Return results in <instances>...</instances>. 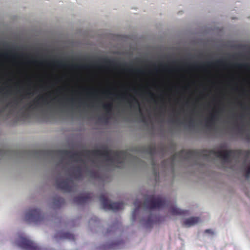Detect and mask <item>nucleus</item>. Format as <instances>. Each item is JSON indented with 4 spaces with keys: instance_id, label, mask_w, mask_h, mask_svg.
Here are the masks:
<instances>
[{
    "instance_id": "26",
    "label": "nucleus",
    "mask_w": 250,
    "mask_h": 250,
    "mask_svg": "<svg viewBox=\"0 0 250 250\" xmlns=\"http://www.w3.org/2000/svg\"><path fill=\"white\" fill-rule=\"evenodd\" d=\"M250 176V166L248 167L247 169L246 170L245 173V177L246 178H249Z\"/></svg>"
},
{
    "instance_id": "1",
    "label": "nucleus",
    "mask_w": 250,
    "mask_h": 250,
    "mask_svg": "<svg viewBox=\"0 0 250 250\" xmlns=\"http://www.w3.org/2000/svg\"><path fill=\"white\" fill-rule=\"evenodd\" d=\"M56 153L61 156L68 157L76 162L85 164L83 156L89 158L91 156L103 157L106 162H110L113 166L119 167V165L124 163L128 156V153L125 151H114L108 149L106 146L102 149L93 150H83L80 152H73L67 150H60Z\"/></svg>"
},
{
    "instance_id": "12",
    "label": "nucleus",
    "mask_w": 250,
    "mask_h": 250,
    "mask_svg": "<svg viewBox=\"0 0 250 250\" xmlns=\"http://www.w3.org/2000/svg\"><path fill=\"white\" fill-rule=\"evenodd\" d=\"M92 198V194L87 193L75 197L74 199V202L78 205H83L90 201Z\"/></svg>"
},
{
    "instance_id": "42",
    "label": "nucleus",
    "mask_w": 250,
    "mask_h": 250,
    "mask_svg": "<svg viewBox=\"0 0 250 250\" xmlns=\"http://www.w3.org/2000/svg\"><path fill=\"white\" fill-rule=\"evenodd\" d=\"M27 94H29L30 93L29 92H26Z\"/></svg>"
},
{
    "instance_id": "16",
    "label": "nucleus",
    "mask_w": 250,
    "mask_h": 250,
    "mask_svg": "<svg viewBox=\"0 0 250 250\" xmlns=\"http://www.w3.org/2000/svg\"><path fill=\"white\" fill-rule=\"evenodd\" d=\"M170 212L172 215H186L188 211L181 210L175 206H172L170 208Z\"/></svg>"
},
{
    "instance_id": "14",
    "label": "nucleus",
    "mask_w": 250,
    "mask_h": 250,
    "mask_svg": "<svg viewBox=\"0 0 250 250\" xmlns=\"http://www.w3.org/2000/svg\"><path fill=\"white\" fill-rule=\"evenodd\" d=\"M200 221V219L198 217H192L185 220L183 223V225L185 227H190L195 225Z\"/></svg>"
},
{
    "instance_id": "25",
    "label": "nucleus",
    "mask_w": 250,
    "mask_h": 250,
    "mask_svg": "<svg viewBox=\"0 0 250 250\" xmlns=\"http://www.w3.org/2000/svg\"><path fill=\"white\" fill-rule=\"evenodd\" d=\"M235 66L238 68H247L248 66L247 64H236Z\"/></svg>"
},
{
    "instance_id": "5",
    "label": "nucleus",
    "mask_w": 250,
    "mask_h": 250,
    "mask_svg": "<svg viewBox=\"0 0 250 250\" xmlns=\"http://www.w3.org/2000/svg\"><path fill=\"white\" fill-rule=\"evenodd\" d=\"M44 219V215L42 214L40 209L38 208L30 209L26 212V221L29 223L38 224L42 222Z\"/></svg>"
},
{
    "instance_id": "19",
    "label": "nucleus",
    "mask_w": 250,
    "mask_h": 250,
    "mask_svg": "<svg viewBox=\"0 0 250 250\" xmlns=\"http://www.w3.org/2000/svg\"><path fill=\"white\" fill-rule=\"evenodd\" d=\"M59 234V237L61 239H67L70 240H74L75 236L73 234L69 232L60 233Z\"/></svg>"
},
{
    "instance_id": "43",
    "label": "nucleus",
    "mask_w": 250,
    "mask_h": 250,
    "mask_svg": "<svg viewBox=\"0 0 250 250\" xmlns=\"http://www.w3.org/2000/svg\"><path fill=\"white\" fill-rule=\"evenodd\" d=\"M154 101V102H155L156 104H157V102H156V101Z\"/></svg>"
},
{
    "instance_id": "28",
    "label": "nucleus",
    "mask_w": 250,
    "mask_h": 250,
    "mask_svg": "<svg viewBox=\"0 0 250 250\" xmlns=\"http://www.w3.org/2000/svg\"><path fill=\"white\" fill-rule=\"evenodd\" d=\"M121 243V242H119L118 244H112L109 247V249H116L117 245H119V244Z\"/></svg>"
},
{
    "instance_id": "33",
    "label": "nucleus",
    "mask_w": 250,
    "mask_h": 250,
    "mask_svg": "<svg viewBox=\"0 0 250 250\" xmlns=\"http://www.w3.org/2000/svg\"><path fill=\"white\" fill-rule=\"evenodd\" d=\"M151 164L153 167L155 166V162L153 160H152Z\"/></svg>"
},
{
    "instance_id": "29",
    "label": "nucleus",
    "mask_w": 250,
    "mask_h": 250,
    "mask_svg": "<svg viewBox=\"0 0 250 250\" xmlns=\"http://www.w3.org/2000/svg\"><path fill=\"white\" fill-rule=\"evenodd\" d=\"M205 233H209V234H213V232L212 231V230H211L210 229H206L205 231Z\"/></svg>"
},
{
    "instance_id": "30",
    "label": "nucleus",
    "mask_w": 250,
    "mask_h": 250,
    "mask_svg": "<svg viewBox=\"0 0 250 250\" xmlns=\"http://www.w3.org/2000/svg\"><path fill=\"white\" fill-rule=\"evenodd\" d=\"M66 100L67 101L70 102L72 104H73L74 101V99L73 98H67Z\"/></svg>"
},
{
    "instance_id": "35",
    "label": "nucleus",
    "mask_w": 250,
    "mask_h": 250,
    "mask_svg": "<svg viewBox=\"0 0 250 250\" xmlns=\"http://www.w3.org/2000/svg\"><path fill=\"white\" fill-rule=\"evenodd\" d=\"M93 220L96 222L97 221V218L96 217H94V218H91V221H93Z\"/></svg>"
},
{
    "instance_id": "2",
    "label": "nucleus",
    "mask_w": 250,
    "mask_h": 250,
    "mask_svg": "<svg viewBox=\"0 0 250 250\" xmlns=\"http://www.w3.org/2000/svg\"><path fill=\"white\" fill-rule=\"evenodd\" d=\"M168 205L166 198L161 196L151 195L145 198L144 206L146 209H159Z\"/></svg>"
},
{
    "instance_id": "27",
    "label": "nucleus",
    "mask_w": 250,
    "mask_h": 250,
    "mask_svg": "<svg viewBox=\"0 0 250 250\" xmlns=\"http://www.w3.org/2000/svg\"><path fill=\"white\" fill-rule=\"evenodd\" d=\"M74 66H75V67L81 68H87L88 67V65H74Z\"/></svg>"
},
{
    "instance_id": "11",
    "label": "nucleus",
    "mask_w": 250,
    "mask_h": 250,
    "mask_svg": "<svg viewBox=\"0 0 250 250\" xmlns=\"http://www.w3.org/2000/svg\"><path fill=\"white\" fill-rule=\"evenodd\" d=\"M41 101L44 104H47L46 98L43 96H41L27 104L26 105V110H30L37 108L41 105Z\"/></svg>"
},
{
    "instance_id": "4",
    "label": "nucleus",
    "mask_w": 250,
    "mask_h": 250,
    "mask_svg": "<svg viewBox=\"0 0 250 250\" xmlns=\"http://www.w3.org/2000/svg\"><path fill=\"white\" fill-rule=\"evenodd\" d=\"M99 199L103 208L104 209L117 211L122 209L124 208V204L123 202H111L107 199L105 194L101 195Z\"/></svg>"
},
{
    "instance_id": "23",
    "label": "nucleus",
    "mask_w": 250,
    "mask_h": 250,
    "mask_svg": "<svg viewBox=\"0 0 250 250\" xmlns=\"http://www.w3.org/2000/svg\"><path fill=\"white\" fill-rule=\"evenodd\" d=\"M55 202H57L58 204L61 206L62 204L64 203V200L62 198L58 197L55 199Z\"/></svg>"
},
{
    "instance_id": "13",
    "label": "nucleus",
    "mask_w": 250,
    "mask_h": 250,
    "mask_svg": "<svg viewBox=\"0 0 250 250\" xmlns=\"http://www.w3.org/2000/svg\"><path fill=\"white\" fill-rule=\"evenodd\" d=\"M225 64V62L223 60H218L215 62H207L205 63H203L200 65H198L197 63H194L192 66L196 68H203L205 66L208 67H210L212 65H223Z\"/></svg>"
},
{
    "instance_id": "22",
    "label": "nucleus",
    "mask_w": 250,
    "mask_h": 250,
    "mask_svg": "<svg viewBox=\"0 0 250 250\" xmlns=\"http://www.w3.org/2000/svg\"><path fill=\"white\" fill-rule=\"evenodd\" d=\"M88 175L92 178H97L99 177V173L97 171L90 170L88 171Z\"/></svg>"
},
{
    "instance_id": "36",
    "label": "nucleus",
    "mask_w": 250,
    "mask_h": 250,
    "mask_svg": "<svg viewBox=\"0 0 250 250\" xmlns=\"http://www.w3.org/2000/svg\"><path fill=\"white\" fill-rule=\"evenodd\" d=\"M106 93L108 94L109 95H113V94L112 93L109 92H106Z\"/></svg>"
},
{
    "instance_id": "24",
    "label": "nucleus",
    "mask_w": 250,
    "mask_h": 250,
    "mask_svg": "<svg viewBox=\"0 0 250 250\" xmlns=\"http://www.w3.org/2000/svg\"><path fill=\"white\" fill-rule=\"evenodd\" d=\"M55 63L60 67H65L66 65L65 63L62 61H57L55 62Z\"/></svg>"
},
{
    "instance_id": "39",
    "label": "nucleus",
    "mask_w": 250,
    "mask_h": 250,
    "mask_svg": "<svg viewBox=\"0 0 250 250\" xmlns=\"http://www.w3.org/2000/svg\"><path fill=\"white\" fill-rule=\"evenodd\" d=\"M58 237V235H56L55 236V238H57V237Z\"/></svg>"
},
{
    "instance_id": "7",
    "label": "nucleus",
    "mask_w": 250,
    "mask_h": 250,
    "mask_svg": "<svg viewBox=\"0 0 250 250\" xmlns=\"http://www.w3.org/2000/svg\"><path fill=\"white\" fill-rule=\"evenodd\" d=\"M198 152L193 150H182L178 153L173 154L169 159L165 161H170L171 165L173 166L177 158H183L185 160H190L194 159V157L197 155Z\"/></svg>"
},
{
    "instance_id": "15",
    "label": "nucleus",
    "mask_w": 250,
    "mask_h": 250,
    "mask_svg": "<svg viewBox=\"0 0 250 250\" xmlns=\"http://www.w3.org/2000/svg\"><path fill=\"white\" fill-rule=\"evenodd\" d=\"M72 176L76 179H81L83 178V172L81 167L79 166L74 169L71 173Z\"/></svg>"
},
{
    "instance_id": "17",
    "label": "nucleus",
    "mask_w": 250,
    "mask_h": 250,
    "mask_svg": "<svg viewBox=\"0 0 250 250\" xmlns=\"http://www.w3.org/2000/svg\"><path fill=\"white\" fill-rule=\"evenodd\" d=\"M102 107L106 112V116H110L111 115L113 104L112 103L104 104L102 105Z\"/></svg>"
},
{
    "instance_id": "31",
    "label": "nucleus",
    "mask_w": 250,
    "mask_h": 250,
    "mask_svg": "<svg viewBox=\"0 0 250 250\" xmlns=\"http://www.w3.org/2000/svg\"><path fill=\"white\" fill-rule=\"evenodd\" d=\"M149 97L151 99V100H152L154 96V94L151 93V92H150L149 93Z\"/></svg>"
},
{
    "instance_id": "18",
    "label": "nucleus",
    "mask_w": 250,
    "mask_h": 250,
    "mask_svg": "<svg viewBox=\"0 0 250 250\" xmlns=\"http://www.w3.org/2000/svg\"><path fill=\"white\" fill-rule=\"evenodd\" d=\"M221 109L218 110H215L210 114L209 117L207 119L208 123H212L217 119L218 113L221 111Z\"/></svg>"
},
{
    "instance_id": "6",
    "label": "nucleus",
    "mask_w": 250,
    "mask_h": 250,
    "mask_svg": "<svg viewBox=\"0 0 250 250\" xmlns=\"http://www.w3.org/2000/svg\"><path fill=\"white\" fill-rule=\"evenodd\" d=\"M56 188L65 192H70L75 189V185L72 179L67 178L65 180H60L59 178L56 180Z\"/></svg>"
},
{
    "instance_id": "20",
    "label": "nucleus",
    "mask_w": 250,
    "mask_h": 250,
    "mask_svg": "<svg viewBox=\"0 0 250 250\" xmlns=\"http://www.w3.org/2000/svg\"><path fill=\"white\" fill-rule=\"evenodd\" d=\"M141 203L139 200H136L134 202V205L135 207V208L133 210V213H132V217H133V219H135V214L137 212V211L139 210V208H140V207L141 206Z\"/></svg>"
},
{
    "instance_id": "32",
    "label": "nucleus",
    "mask_w": 250,
    "mask_h": 250,
    "mask_svg": "<svg viewBox=\"0 0 250 250\" xmlns=\"http://www.w3.org/2000/svg\"><path fill=\"white\" fill-rule=\"evenodd\" d=\"M4 150L2 149H0V155H3L4 154Z\"/></svg>"
},
{
    "instance_id": "34",
    "label": "nucleus",
    "mask_w": 250,
    "mask_h": 250,
    "mask_svg": "<svg viewBox=\"0 0 250 250\" xmlns=\"http://www.w3.org/2000/svg\"><path fill=\"white\" fill-rule=\"evenodd\" d=\"M87 95H88V96H94V93H91H91H87Z\"/></svg>"
},
{
    "instance_id": "40",
    "label": "nucleus",
    "mask_w": 250,
    "mask_h": 250,
    "mask_svg": "<svg viewBox=\"0 0 250 250\" xmlns=\"http://www.w3.org/2000/svg\"><path fill=\"white\" fill-rule=\"evenodd\" d=\"M50 152V153H54V152H53V151H50V152Z\"/></svg>"
},
{
    "instance_id": "21",
    "label": "nucleus",
    "mask_w": 250,
    "mask_h": 250,
    "mask_svg": "<svg viewBox=\"0 0 250 250\" xmlns=\"http://www.w3.org/2000/svg\"><path fill=\"white\" fill-rule=\"evenodd\" d=\"M146 151L152 158L156 152V148L153 146H149L147 148Z\"/></svg>"
},
{
    "instance_id": "38",
    "label": "nucleus",
    "mask_w": 250,
    "mask_h": 250,
    "mask_svg": "<svg viewBox=\"0 0 250 250\" xmlns=\"http://www.w3.org/2000/svg\"><path fill=\"white\" fill-rule=\"evenodd\" d=\"M247 136L248 139H249L250 135H249V134H248V135H247Z\"/></svg>"
},
{
    "instance_id": "41",
    "label": "nucleus",
    "mask_w": 250,
    "mask_h": 250,
    "mask_svg": "<svg viewBox=\"0 0 250 250\" xmlns=\"http://www.w3.org/2000/svg\"><path fill=\"white\" fill-rule=\"evenodd\" d=\"M165 163H166V161H163V163H164V164H165Z\"/></svg>"
},
{
    "instance_id": "37",
    "label": "nucleus",
    "mask_w": 250,
    "mask_h": 250,
    "mask_svg": "<svg viewBox=\"0 0 250 250\" xmlns=\"http://www.w3.org/2000/svg\"><path fill=\"white\" fill-rule=\"evenodd\" d=\"M97 64H98V62H94V63H93V64H94V65H97Z\"/></svg>"
},
{
    "instance_id": "44",
    "label": "nucleus",
    "mask_w": 250,
    "mask_h": 250,
    "mask_svg": "<svg viewBox=\"0 0 250 250\" xmlns=\"http://www.w3.org/2000/svg\"><path fill=\"white\" fill-rule=\"evenodd\" d=\"M143 121H144V118H143Z\"/></svg>"
},
{
    "instance_id": "9",
    "label": "nucleus",
    "mask_w": 250,
    "mask_h": 250,
    "mask_svg": "<svg viewBox=\"0 0 250 250\" xmlns=\"http://www.w3.org/2000/svg\"><path fill=\"white\" fill-rule=\"evenodd\" d=\"M114 95L115 96L117 99L126 100L130 108L139 109V111L141 112L139 102L133 95L125 93L122 94H114Z\"/></svg>"
},
{
    "instance_id": "8",
    "label": "nucleus",
    "mask_w": 250,
    "mask_h": 250,
    "mask_svg": "<svg viewBox=\"0 0 250 250\" xmlns=\"http://www.w3.org/2000/svg\"><path fill=\"white\" fill-rule=\"evenodd\" d=\"M17 243L19 247L25 250H41L36 244L26 237H20Z\"/></svg>"
},
{
    "instance_id": "3",
    "label": "nucleus",
    "mask_w": 250,
    "mask_h": 250,
    "mask_svg": "<svg viewBox=\"0 0 250 250\" xmlns=\"http://www.w3.org/2000/svg\"><path fill=\"white\" fill-rule=\"evenodd\" d=\"M198 152L197 155L194 157V159L200 156H204L208 158L210 155H214L216 157L222 159L224 162H229L232 154L235 153V151L232 150H210L209 151H199L195 150Z\"/></svg>"
},
{
    "instance_id": "10",
    "label": "nucleus",
    "mask_w": 250,
    "mask_h": 250,
    "mask_svg": "<svg viewBox=\"0 0 250 250\" xmlns=\"http://www.w3.org/2000/svg\"><path fill=\"white\" fill-rule=\"evenodd\" d=\"M102 63L105 64L107 66H112L114 67H121L123 68H126V70L129 71H134L137 73L143 74V71L141 69H128L127 67L128 65L125 63H118L115 61L111 60L108 59H104L102 61Z\"/></svg>"
}]
</instances>
